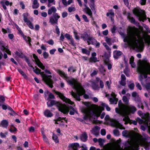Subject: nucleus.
Segmentation results:
<instances>
[{
  "label": "nucleus",
  "instance_id": "49",
  "mask_svg": "<svg viewBox=\"0 0 150 150\" xmlns=\"http://www.w3.org/2000/svg\"><path fill=\"white\" fill-rule=\"evenodd\" d=\"M72 2H73L72 0H69L67 2L66 1H65L66 4H63L64 5L66 6L67 5H69L71 3H72Z\"/></svg>",
  "mask_w": 150,
  "mask_h": 150
},
{
  "label": "nucleus",
  "instance_id": "28",
  "mask_svg": "<svg viewBox=\"0 0 150 150\" xmlns=\"http://www.w3.org/2000/svg\"><path fill=\"white\" fill-rule=\"evenodd\" d=\"M57 11V9L54 7H52L49 8L48 11V13L49 15H50L52 13L55 12Z\"/></svg>",
  "mask_w": 150,
  "mask_h": 150
},
{
  "label": "nucleus",
  "instance_id": "24",
  "mask_svg": "<svg viewBox=\"0 0 150 150\" xmlns=\"http://www.w3.org/2000/svg\"><path fill=\"white\" fill-rule=\"evenodd\" d=\"M8 125V122L7 120H2L1 123L0 124V126L2 127L6 128Z\"/></svg>",
  "mask_w": 150,
  "mask_h": 150
},
{
  "label": "nucleus",
  "instance_id": "31",
  "mask_svg": "<svg viewBox=\"0 0 150 150\" xmlns=\"http://www.w3.org/2000/svg\"><path fill=\"white\" fill-rule=\"evenodd\" d=\"M134 58L133 56H132L130 58L129 60V64H131V67L133 68H134L135 67V65L134 62Z\"/></svg>",
  "mask_w": 150,
  "mask_h": 150
},
{
  "label": "nucleus",
  "instance_id": "7",
  "mask_svg": "<svg viewBox=\"0 0 150 150\" xmlns=\"http://www.w3.org/2000/svg\"><path fill=\"white\" fill-rule=\"evenodd\" d=\"M37 74H40L42 76V80L47 84L50 88L52 87L53 81L51 79L52 76L51 75L48 76L45 74L44 72H41V70L37 67L33 70Z\"/></svg>",
  "mask_w": 150,
  "mask_h": 150
},
{
  "label": "nucleus",
  "instance_id": "55",
  "mask_svg": "<svg viewBox=\"0 0 150 150\" xmlns=\"http://www.w3.org/2000/svg\"><path fill=\"white\" fill-rule=\"evenodd\" d=\"M44 57L45 59H47V58L49 56V54L48 53L46 52H43V54Z\"/></svg>",
  "mask_w": 150,
  "mask_h": 150
},
{
  "label": "nucleus",
  "instance_id": "11",
  "mask_svg": "<svg viewBox=\"0 0 150 150\" xmlns=\"http://www.w3.org/2000/svg\"><path fill=\"white\" fill-rule=\"evenodd\" d=\"M133 12L139 21L144 22L146 19L145 13L144 11L140 9L134 8L133 10Z\"/></svg>",
  "mask_w": 150,
  "mask_h": 150
},
{
  "label": "nucleus",
  "instance_id": "48",
  "mask_svg": "<svg viewBox=\"0 0 150 150\" xmlns=\"http://www.w3.org/2000/svg\"><path fill=\"white\" fill-rule=\"evenodd\" d=\"M69 43L70 44H71L72 45L74 46L75 45V43L74 42V41L72 38L71 39L69 40Z\"/></svg>",
  "mask_w": 150,
  "mask_h": 150
},
{
  "label": "nucleus",
  "instance_id": "9",
  "mask_svg": "<svg viewBox=\"0 0 150 150\" xmlns=\"http://www.w3.org/2000/svg\"><path fill=\"white\" fill-rule=\"evenodd\" d=\"M69 110H70L69 114L71 115H74L75 113V110L71 106L68 107L65 105L59 104V110L63 113H68Z\"/></svg>",
  "mask_w": 150,
  "mask_h": 150
},
{
  "label": "nucleus",
  "instance_id": "45",
  "mask_svg": "<svg viewBox=\"0 0 150 150\" xmlns=\"http://www.w3.org/2000/svg\"><path fill=\"white\" fill-rule=\"evenodd\" d=\"M8 132H6L4 133L1 132L0 134V136L1 138H5L6 137V135L7 134Z\"/></svg>",
  "mask_w": 150,
  "mask_h": 150
},
{
  "label": "nucleus",
  "instance_id": "53",
  "mask_svg": "<svg viewBox=\"0 0 150 150\" xmlns=\"http://www.w3.org/2000/svg\"><path fill=\"white\" fill-rule=\"evenodd\" d=\"M120 83L121 85L123 86H125L126 84L125 80H121V81L120 82Z\"/></svg>",
  "mask_w": 150,
  "mask_h": 150
},
{
  "label": "nucleus",
  "instance_id": "4",
  "mask_svg": "<svg viewBox=\"0 0 150 150\" xmlns=\"http://www.w3.org/2000/svg\"><path fill=\"white\" fill-rule=\"evenodd\" d=\"M57 73L62 78L65 80L70 85H72L76 91L77 93L72 91L71 94V95L77 100L80 101V96L83 95V97L86 99L88 98V96L85 94V91L81 86L76 80L71 77L67 76V74L62 71L59 69L56 70Z\"/></svg>",
  "mask_w": 150,
  "mask_h": 150
},
{
  "label": "nucleus",
  "instance_id": "13",
  "mask_svg": "<svg viewBox=\"0 0 150 150\" xmlns=\"http://www.w3.org/2000/svg\"><path fill=\"white\" fill-rule=\"evenodd\" d=\"M118 106L119 109L117 108H115V111L117 113L121 114L122 111H126V108L125 105L122 103L121 101L120 100L118 102Z\"/></svg>",
  "mask_w": 150,
  "mask_h": 150
},
{
  "label": "nucleus",
  "instance_id": "56",
  "mask_svg": "<svg viewBox=\"0 0 150 150\" xmlns=\"http://www.w3.org/2000/svg\"><path fill=\"white\" fill-rule=\"evenodd\" d=\"M136 87L139 90H142V87L139 83L138 82H136Z\"/></svg>",
  "mask_w": 150,
  "mask_h": 150
},
{
  "label": "nucleus",
  "instance_id": "29",
  "mask_svg": "<svg viewBox=\"0 0 150 150\" xmlns=\"http://www.w3.org/2000/svg\"><path fill=\"white\" fill-rule=\"evenodd\" d=\"M84 10L86 11V13L91 18L92 16V13L91 9L89 7H87L86 8H85Z\"/></svg>",
  "mask_w": 150,
  "mask_h": 150
},
{
  "label": "nucleus",
  "instance_id": "54",
  "mask_svg": "<svg viewBox=\"0 0 150 150\" xmlns=\"http://www.w3.org/2000/svg\"><path fill=\"white\" fill-rule=\"evenodd\" d=\"M5 100V98L2 96H0V102L3 103ZM1 106V104L0 103V106Z\"/></svg>",
  "mask_w": 150,
  "mask_h": 150
},
{
  "label": "nucleus",
  "instance_id": "23",
  "mask_svg": "<svg viewBox=\"0 0 150 150\" xmlns=\"http://www.w3.org/2000/svg\"><path fill=\"white\" fill-rule=\"evenodd\" d=\"M69 146L71 147L73 150H79L78 148L79 147V144L77 143H73L70 144Z\"/></svg>",
  "mask_w": 150,
  "mask_h": 150
},
{
  "label": "nucleus",
  "instance_id": "33",
  "mask_svg": "<svg viewBox=\"0 0 150 150\" xmlns=\"http://www.w3.org/2000/svg\"><path fill=\"white\" fill-rule=\"evenodd\" d=\"M109 101L111 104H116L118 101V99L116 98H110Z\"/></svg>",
  "mask_w": 150,
  "mask_h": 150
},
{
  "label": "nucleus",
  "instance_id": "36",
  "mask_svg": "<svg viewBox=\"0 0 150 150\" xmlns=\"http://www.w3.org/2000/svg\"><path fill=\"white\" fill-rule=\"evenodd\" d=\"M28 26V27L31 28V29H34V26L32 24V23L30 22V21H28L26 22Z\"/></svg>",
  "mask_w": 150,
  "mask_h": 150
},
{
  "label": "nucleus",
  "instance_id": "19",
  "mask_svg": "<svg viewBox=\"0 0 150 150\" xmlns=\"http://www.w3.org/2000/svg\"><path fill=\"white\" fill-rule=\"evenodd\" d=\"M91 57L90 59V61L91 62H96L98 61L97 58L95 57L96 55V52H94L92 53Z\"/></svg>",
  "mask_w": 150,
  "mask_h": 150
},
{
  "label": "nucleus",
  "instance_id": "8",
  "mask_svg": "<svg viewBox=\"0 0 150 150\" xmlns=\"http://www.w3.org/2000/svg\"><path fill=\"white\" fill-rule=\"evenodd\" d=\"M81 38L85 41H87L88 45L92 44L98 47L100 45L99 43L97 42L96 40L93 37L89 36L86 33H84L81 35Z\"/></svg>",
  "mask_w": 150,
  "mask_h": 150
},
{
  "label": "nucleus",
  "instance_id": "35",
  "mask_svg": "<svg viewBox=\"0 0 150 150\" xmlns=\"http://www.w3.org/2000/svg\"><path fill=\"white\" fill-rule=\"evenodd\" d=\"M75 10L76 8L74 6H71L69 7L68 9V11L69 12L74 11H75Z\"/></svg>",
  "mask_w": 150,
  "mask_h": 150
},
{
  "label": "nucleus",
  "instance_id": "26",
  "mask_svg": "<svg viewBox=\"0 0 150 150\" xmlns=\"http://www.w3.org/2000/svg\"><path fill=\"white\" fill-rule=\"evenodd\" d=\"M88 137L87 134L85 132H84L81 136L80 139L83 142H85L87 140Z\"/></svg>",
  "mask_w": 150,
  "mask_h": 150
},
{
  "label": "nucleus",
  "instance_id": "12",
  "mask_svg": "<svg viewBox=\"0 0 150 150\" xmlns=\"http://www.w3.org/2000/svg\"><path fill=\"white\" fill-rule=\"evenodd\" d=\"M55 93L59 96L61 99L66 103H68L71 105H73L74 104V102L72 101L70 99L66 98L62 94L57 91H55Z\"/></svg>",
  "mask_w": 150,
  "mask_h": 150
},
{
  "label": "nucleus",
  "instance_id": "38",
  "mask_svg": "<svg viewBox=\"0 0 150 150\" xmlns=\"http://www.w3.org/2000/svg\"><path fill=\"white\" fill-rule=\"evenodd\" d=\"M52 138L53 139L54 141V142L56 143H57L58 142V139L57 135L53 134L52 136Z\"/></svg>",
  "mask_w": 150,
  "mask_h": 150
},
{
  "label": "nucleus",
  "instance_id": "60",
  "mask_svg": "<svg viewBox=\"0 0 150 150\" xmlns=\"http://www.w3.org/2000/svg\"><path fill=\"white\" fill-rule=\"evenodd\" d=\"M82 18L84 19L85 21L86 22H88L89 20H88L86 16L85 15H83L82 16Z\"/></svg>",
  "mask_w": 150,
  "mask_h": 150
},
{
  "label": "nucleus",
  "instance_id": "15",
  "mask_svg": "<svg viewBox=\"0 0 150 150\" xmlns=\"http://www.w3.org/2000/svg\"><path fill=\"white\" fill-rule=\"evenodd\" d=\"M60 16L57 13H55L53 15V16L50 18L49 22L52 24H57L58 19L59 18Z\"/></svg>",
  "mask_w": 150,
  "mask_h": 150
},
{
  "label": "nucleus",
  "instance_id": "10",
  "mask_svg": "<svg viewBox=\"0 0 150 150\" xmlns=\"http://www.w3.org/2000/svg\"><path fill=\"white\" fill-rule=\"evenodd\" d=\"M105 120L108 121V122L112 126L119 128L120 129H124L125 128L117 120L111 119L108 115H107L105 118Z\"/></svg>",
  "mask_w": 150,
  "mask_h": 150
},
{
  "label": "nucleus",
  "instance_id": "34",
  "mask_svg": "<svg viewBox=\"0 0 150 150\" xmlns=\"http://www.w3.org/2000/svg\"><path fill=\"white\" fill-rule=\"evenodd\" d=\"M28 16V13H24L23 14V20L25 23L29 21L27 18Z\"/></svg>",
  "mask_w": 150,
  "mask_h": 150
},
{
  "label": "nucleus",
  "instance_id": "57",
  "mask_svg": "<svg viewBox=\"0 0 150 150\" xmlns=\"http://www.w3.org/2000/svg\"><path fill=\"white\" fill-rule=\"evenodd\" d=\"M105 41L109 45H111V42L110 39L108 38H106L105 39Z\"/></svg>",
  "mask_w": 150,
  "mask_h": 150
},
{
  "label": "nucleus",
  "instance_id": "43",
  "mask_svg": "<svg viewBox=\"0 0 150 150\" xmlns=\"http://www.w3.org/2000/svg\"><path fill=\"white\" fill-rule=\"evenodd\" d=\"M24 39L25 41L28 42L29 44L30 45V38L29 37L25 36L24 37Z\"/></svg>",
  "mask_w": 150,
  "mask_h": 150
},
{
  "label": "nucleus",
  "instance_id": "3",
  "mask_svg": "<svg viewBox=\"0 0 150 150\" xmlns=\"http://www.w3.org/2000/svg\"><path fill=\"white\" fill-rule=\"evenodd\" d=\"M83 104L86 107H82L81 110L85 114L84 117V120L89 119L93 121L94 123H96L97 121L95 119L100 115L102 111L103 110V107L93 105L88 102H83Z\"/></svg>",
  "mask_w": 150,
  "mask_h": 150
},
{
  "label": "nucleus",
  "instance_id": "25",
  "mask_svg": "<svg viewBox=\"0 0 150 150\" xmlns=\"http://www.w3.org/2000/svg\"><path fill=\"white\" fill-rule=\"evenodd\" d=\"M39 4L38 2V0H33L32 7L33 9H36L38 8Z\"/></svg>",
  "mask_w": 150,
  "mask_h": 150
},
{
  "label": "nucleus",
  "instance_id": "51",
  "mask_svg": "<svg viewBox=\"0 0 150 150\" xmlns=\"http://www.w3.org/2000/svg\"><path fill=\"white\" fill-rule=\"evenodd\" d=\"M129 21L132 23H135V19L132 17H129Z\"/></svg>",
  "mask_w": 150,
  "mask_h": 150
},
{
  "label": "nucleus",
  "instance_id": "1",
  "mask_svg": "<svg viewBox=\"0 0 150 150\" xmlns=\"http://www.w3.org/2000/svg\"><path fill=\"white\" fill-rule=\"evenodd\" d=\"M134 129L135 132L126 130L122 132V135L123 137L129 138L130 139V141L128 142L130 147L128 150H137L139 149V145L143 146L145 150H149V143L146 139L142 137L141 135L137 132V129L134 128ZM111 150H124L121 147L120 143L117 141L112 145Z\"/></svg>",
  "mask_w": 150,
  "mask_h": 150
},
{
  "label": "nucleus",
  "instance_id": "64",
  "mask_svg": "<svg viewBox=\"0 0 150 150\" xmlns=\"http://www.w3.org/2000/svg\"><path fill=\"white\" fill-rule=\"evenodd\" d=\"M68 13L66 12H63L62 14V16L63 18H64L67 16Z\"/></svg>",
  "mask_w": 150,
  "mask_h": 150
},
{
  "label": "nucleus",
  "instance_id": "50",
  "mask_svg": "<svg viewBox=\"0 0 150 150\" xmlns=\"http://www.w3.org/2000/svg\"><path fill=\"white\" fill-rule=\"evenodd\" d=\"M128 86L130 89L133 90L134 87V83H132L129 85Z\"/></svg>",
  "mask_w": 150,
  "mask_h": 150
},
{
  "label": "nucleus",
  "instance_id": "18",
  "mask_svg": "<svg viewBox=\"0 0 150 150\" xmlns=\"http://www.w3.org/2000/svg\"><path fill=\"white\" fill-rule=\"evenodd\" d=\"M99 127L98 126H95L91 131V133L97 136L99 134Z\"/></svg>",
  "mask_w": 150,
  "mask_h": 150
},
{
  "label": "nucleus",
  "instance_id": "44",
  "mask_svg": "<svg viewBox=\"0 0 150 150\" xmlns=\"http://www.w3.org/2000/svg\"><path fill=\"white\" fill-rule=\"evenodd\" d=\"M122 100L125 103H127L128 102V100L126 96H124L122 98Z\"/></svg>",
  "mask_w": 150,
  "mask_h": 150
},
{
  "label": "nucleus",
  "instance_id": "32",
  "mask_svg": "<svg viewBox=\"0 0 150 150\" xmlns=\"http://www.w3.org/2000/svg\"><path fill=\"white\" fill-rule=\"evenodd\" d=\"M14 57H20L23 58L24 57L23 54L21 53L16 51L15 52L14 55Z\"/></svg>",
  "mask_w": 150,
  "mask_h": 150
},
{
  "label": "nucleus",
  "instance_id": "58",
  "mask_svg": "<svg viewBox=\"0 0 150 150\" xmlns=\"http://www.w3.org/2000/svg\"><path fill=\"white\" fill-rule=\"evenodd\" d=\"M113 133L116 136H118L119 135V132L116 129H115L113 131Z\"/></svg>",
  "mask_w": 150,
  "mask_h": 150
},
{
  "label": "nucleus",
  "instance_id": "47",
  "mask_svg": "<svg viewBox=\"0 0 150 150\" xmlns=\"http://www.w3.org/2000/svg\"><path fill=\"white\" fill-rule=\"evenodd\" d=\"M64 36L67 38V40H69L71 39L72 38V37L70 35L68 34H66L64 35Z\"/></svg>",
  "mask_w": 150,
  "mask_h": 150
},
{
  "label": "nucleus",
  "instance_id": "5",
  "mask_svg": "<svg viewBox=\"0 0 150 150\" xmlns=\"http://www.w3.org/2000/svg\"><path fill=\"white\" fill-rule=\"evenodd\" d=\"M137 71L140 74L139 80L143 86L150 93V83H147L146 78L148 74H150V64L146 61L139 60Z\"/></svg>",
  "mask_w": 150,
  "mask_h": 150
},
{
  "label": "nucleus",
  "instance_id": "14",
  "mask_svg": "<svg viewBox=\"0 0 150 150\" xmlns=\"http://www.w3.org/2000/svg\"><path fill=\"white\" fill-rule=\"evenodd\" d=\"M132 96L134 97V100L136 102H139L138 106L139 108H141L142 109H143V106L140 101V98L139 97L138 94L135 92H133L132 94Z\"/></svg>",
  "mask_w": 150,
  "mask_h": 150
},
{
  "label": "nucleus",
  "instance_id": "17",
  "mask_svg": "<svg viewBox=\"0 0 150 150\" xmlns=\"http://www.w3.org/2000/svg\"><path fill=\"white\" fill-rule=\"evenodd\" d=\"M56 104H57V106H58V109L59 104L62 105V104L58 103L54 100H52L51 101H48L47 103V105L48 107H51Z\"/></svg>",
  "mask_w": 150,
  "mask_h": 150
},
{
  "label": "nucleus",
  "instance_id": "42",
  "mask_svg": "<svg viewBox=\"0 0 150 150\" xmlns=\"http://www.w3.org/2000/svg\"><path fill=\"white\" fill-rule=\"evenodd\" d=\"M74 37L75 39L77 40H79V36L78 35V33L76 32V31L74 30Z\"/></svg>",
  "mask_w": 150,
  "mask_h": 150
},
{
  "label": "nucleus",
  "instance_id": "21",
  "mask_svg": "<svg viewBox=\"0 0 150 150\" xmlns=\"http://www.w3.org/2000/svg\"><path fill=\"white\" fill-rule=\"evenodd\" d=\"M64 120L65 121H66V122H67V120H66L65 118L63 117L62 118L61 117H59L57 120L55 121V124H59L60 125H63V121L62 120Z\"/></svg>",
  "mask_w": 150,
  "mask_h": 150
},
{
  "label": "nucleus",
  "instance_id": "30",
  "mask_svg": "<svg viewBox=\"0 0 150 150\" xmlns=\"http://www.w3.org/2000/svg\"><path fill=\"white\" fill-rule=\"evenodd\" d=\"M47 6L48 7H50L52 5L55 4V1L54 0H47Z\"/></svg>",
  "mask_w": 150,
  "mask_h": 150
},
{
  "label": "nucleus",
  "instance_id": "52",
  "mask_svg": "<svg viewBox=\"0 0 150 150\" xmlns=\"http://www.w3.org/2000/svg\"><path fill=\"white\" fill-rule=\"evenodd\" d=\"M2 31L3 33L4 34H5L6 33H9L10 32V30H7L6 29H4L3 28H2Z\"/></svg>",
  "mask_w": 150,
  "mask_h": 150
},
{
  "label": "nucleus",
  "instance_id": "27",
  "mask_svg": "<svg viewBox=\"0 0 150 150\" xmlns=\"http://www.w3.org/2000/svg\"><path fill=\"white\" fill-rule=\"evenodd\" d=\"M44 114L45 116L47 117H50L52 116V113L48 110H46L44 111Z\"/></svg>",
  "mask_w": 150,
  "mask_h": 150
},
{
  "label": "nucleus",
  "instance_id": "63",
  "mask_svg": "<svg viewBox=\"0 0 150 150\" xmlns=\"http://www.w3.org/2000/svg\"><path fill=\"white\" fill-rule=\"evenodd\" d=\"M5 4L6 6L10 5V6H11L12 4V2L10 3L8 1H6L5 2Z\"/></svg>",
  "mask_w": 150,
  "mask_h": 150
},
{
  "label": "nucleus",
  "instance_id": "37",
  "mask_svg": "<svg viewBox=\"0 0 150 150\" xmlns=\"http://www.w3.org/2000/svg\"><path fill=\"white\" fill-rule=\"evenodd\" d=\"M82 52L84 54L89 55L90 54V52L88 50L83 48L81 49Z\"/></svg>",
  "mask_w": 150,
  "mask_h": 150
},
{
  "label": "nucleus",
  "instance_id": "22",
  "mask_svg": "<svg viewBox=\"0 0 150 150\" xmlns=\"http://www.w3.org/2000/svg\"><path fill=\"white\" fill-rule=\"evenodd\" d=\"M122 54V52L120 51H114L113 53L114 57L115 59H117Z\"/></svg>",
  "mask_w": 150,
  "mask_h": 150
},
{
  "label": "nucleus",
  "instance_id": "16",
  "mask_svg": "<svg viewBox=\"0 0 150 150\" xmlns=\"http://www.w3.org/2000/svg\"><path fill=\"white\" fill-rule=\"evenodd\" d=\"M33 57L35 61L38 66L42 70L45 69V67L41 62L38 57L35 54H33Z\"/></svg>",
  "mask_w": 150,
  "mask_h": 150
},
{
  "label": "nucleus",
  "instance_id": "39",
  "mask_svg": "<svg viewBox=\"0 0 150 150\" xmlns=\"http://www.w3.org/2000/svg\"><path fill=\"white\" fill-rule=\"evenodd\" d=\"M111 83V82L110 81H107L105 83V86L108 87V88H110V85Z\"/></svg>",
  "mask_w": 150,
  "mask_h": 150
},
{
  "label": "nucleus",
  "instance_id": "61",
  "mask_svg": "<svg viewBox=\"0 0 150 150\" xmlns=\"http://www.w3.org/2000/svg\"><path fill=\"white\" fill-rule=\"evenodd\" d=\"M101 134L102 135H105L106 134V131L105 129H102L100 131Z\"/></svg>",
  "mask_w": 150,
  "mask_h": 150
},
{
  "label": "nucleus",
  "instance_id": "59",
  "mask_svg": "<svg viewBox=\"0 0 150 150\" xmlns=\"http://www.w3.org/2000/svg\"><path fill=\"white\" fill-rule=\"evenodd\" d=\"M107 16H114L115 15L114 13L113 12H110L106 14Z\"/></svg>",
  "mask_w": 150,
  "mask_h": 150
},
{
  "label": "nucleus",
  "instance_id": "40",
  "mask_svg": "<svg viewBox=\"0 0 150 150\" xmlns=\"http://www.w3.org/2000/svg\"><path fill=\"white\" fill-rule=\"evenodd\" d=\"M94 2H91L89 4V6L93 11L95 10Z\"/></svg>",
  "mask_w": 150,
  "mask_h": 150
},
{
  "label": "nucleus",
  "instance_id": "46",
  "mask_svg": "<svg viewBox=\"0 0 150 150\" xmlns=\"http://www.w3.org/2000/svg\"><path fill=\"white\" fill-rule=\"evenodd\" d=\"M98 142H99V145L101 146L103 145L104 142V140L103 139L101 138L99 139Z\"/></svg>",
  "mask_w": 150,
  "mask_h": 150
},
{
  "label": "nucleus",
  "instance_id": "20",
  "mask_svg": "<svg viewBox=\"0 0 150 150\" xmlns=\"http://www.w3.org/2000/svg\"><path fill=\"white\" fill-rule=\"evenodd\" d=\"M1 45V47H0V49H1L2 51H5L8 54L10 55L11 54V52L8 49L7 47H5L2 44V43L0 42Z\"/></svg>",
  "mask_w": 150,
  "mask_h": 150
},
{
  "label": "nucleus",
  "instance_id": "2",
  "mask_svg": "<svg viewBox=\"0 0 150 150\" xmlns=\"http://www.w3.org/2000/svg\"><path fill=\"white\" fill-rule=\"evenodd\" d=\"M144 40L149 44L150 37H146L145 35L141 37L139 31L134 27L129 28L127 35L125 36L123 40L124 41L126 42L130 47L139 52L142 51L143 50Z\"/></svg>",
  "mask_w": 150,
  "mask_h": 150
},
{
  "label": "nucleus",
  "instance_id": "41",
  "mask_svg": "<svg viewBox=\"0 0 150 150\" xmlns=\"http://www.w3.org/2000/svg\"><path fill=\"white\" fill-rule=\"evenodd\" d=\"M18 71L22 75L24 78H26L27 76L24 72L21 69H18Z\"/></svg>",
  "mask_w": 150,
  "mask_h": 150
},
{
  "label": "nucleus",
  "instance_id": "6",
  "mask_svg": "<svg viewBox=\"0 0 150 150\" xmlns=\"http://www.w3.org/2000/svg\"><path fill=\"white\" fill-rule=\"evenodd\" d=\"M126 110L125 112L122 111L120 115L123 116V120L125 121V124L128 123L129 121V118L128 116L130 112L134 113L136 110V108L132 105H125Z\"/></svg>",
  "mask_w": 150,
  "mask_h": 150
},
{
  "label": "nucleus",
  "instance_id": "62",
  "mask_svg": "<svg viewBox=\"0 0 150 150\" xmlns=\"http://www.w3.org/2000/svg\"><path fill=\"white\" fill-rule=\"evenodd\" d=\"M98 71L96 70H94L91 75L92 76L96 75Z\"/></svg>",
  "mask_w": 150,
  "mask_h": 150
}]
</instances>
